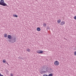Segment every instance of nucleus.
<instances>
[{"mask_svg":"<svg viewBox=\"0 0 76 76\" xmlns=\"http://www.w3.org/2000/svg\"><path fill=\"white\" fill-rule=\"evenodd\" d=\"M0 5L3 6H7L8 7V6L7 4L4 3V1L3 0H1L0 1Z\"/></svg>","mask_w":76,"mask_h":76,"instance_id":"nucleus-1","label":"nucleus"},{"mask_svg":"<svg viewBox=\"0 0 76 76\" xmlns=\"http://www.w3.org/2000/svg\"><path fill=\"white\" fill-rule=\"evenodd\" d=\"M16 37H14L13 39H11V41L12 43H14L16 42Z\"/></svg>","mask_w":76,"mask_h":76,"instance_id":"nucleus-2","label":"nucleus"},{"mask_svg":"<svg viewBox=\"0 0 76 76\" xmlns=\"http://www.w3.org/2000/svg\"><path fill=\"white\" fill-rule=\"evenodd\" d=\"M16 37H14L13 39H11V41L12 43H14L16 42Z\"/></svg>","mask_w":76,"mask_h":76,"instance_id":"nucleus-3","label":"nucleus"},{"mask_svg":"<svg viewBox=\"0 0 76 76\" xmlns=\"http://www.w3.org/2000/svg\"><path fill=\"white\" fill-rule=\"evenodd\" d=\"M55 66H58L59 65V62L58 61H56L54 62Z\"/></svg>","mask_w":76,"mask_h":76,"instance_id":"nucleus-4","label":"nucleus"},{"mask_svg":"<svg viewBox=\"0 0 76 76\" xmlns=\"http://www.w3.org/2000/svg\"><path fill=\"white\" fill-rule=\"evenodd\" d=\"M65 25V22L64 21H62L61 23V25L62 26V25Z\"/></svg>","mask_w":76,"mask_h":76,"instance_id":"nucleus-5","label":"nucleus"},{"mask_svg":"<svg viewBox=\"0 0 76 76\" xmlns=\"http://www.w3.org/2000/svg\"><path fill=\"white\" fill-rule=\"evenodd\" d=\"M41 74H43V73H45L46 72L45 71H41L40 72Z\"/></svg>","mask_w":76,"mask_h":76,"instance_id":"nucleus-6","label":"nucleus"},{"mask_svg":"<svg viewBox=\"0 0 76 76\" xmlns=\"http://www.w3.org/2000/svg\"><path fill=\"white\" fill-rule=\"evenodd\" d=\"M7 38L8 39H11L12 38V37L10 35H8L7 36Z\"/></svg>","mask_w":76,"mask_h":76,"instance_id":"nucleus-7","label":"nucleus"},{"mask_svg":"<svg viewBox=\"0 0 76 76\" xmlns=\"http://www.w3.org/2000/svg\"><path fill=\"white\" fill-rule=\"evenodd\" d=\"M37 30L38 31H41V28L39 27H37Z\"/></svg>","mask_w":76,"mask_h":76,"instance_id":"nucleus-8","label":"nucleus"},{"mask_svg":"<svg viewBox=\"0 0 76 76\" xmlns=\"http://www.w3.org/2000/svg\"><path fill=\"white\" fill-rule=\"evenodd\" d=\"M57 22L58 23H60L61 22V20L60 19L58 20H57Z\"/></svg>","mask_w":76,"mask_h":76,"instance_id":"nucleus-9","label":"nucleus"},{"mask_svg":"<svg viewBox=\"0 0 76 76\" xmlns=\"http://www.w3.org/2000/svg\"><path fill=\"white\" fill-rule=\"evenodd\" d=\"M4 35V37L5 38H7V34H5Z\"/></svg>","mask_w":76,"mask_h":76,"instance_id":"nucleus-10","label":"nucleus"},{"mask_svg":"<svg viewBox=\"0 0 76 76\" xmlns=\"http://www.w3.org/2000/svg\"><path fill=\"white\" fill-rule=\"evenodd\" d=\"M43 26L44 27H46V26H47V24H45V23H43Z\"/></svg>","mask_w":76,"mask_h":76,"instance_id":"nucleus-11","label":"nucleus"},{"mask_svg":"<svg viewBox=\"0 0 76 76\" xmlns=\"http://www.w3.org/2000/svg\"><path fill=\"white\" fill-rule=\"evenodd\" d=\"M13 16H14V17H16V18H18V15L15 14L13 15Z\"/></svg>","mask_w":76,"mask_h":76,"instance_id":"nucleus-12","label":"nucleus"},{"mask_svg":"<svg viewBox=\"0 0 76 76\" xmlns=\"http://www.w3.org/2000/svg\"><path fill=\"white\" fill-rule=\"evenodd\" d=\"M26 51H28V52H30V49L28 48L26 50Z\"/></svg>","mask_w":76,"mask_h":76,"instance_id":"nucleus-13","label":"nucleus"},{"mask_svg":"<svg viewBox=\"0 0 76 76\" xmlns=\"http://www.w3.org/2000/svg\"><path fill=\"white\" fill-rule=\"evenodd\" d=\"M43 53V51L42 50H40V54H41Z\"/></svg>","mask_w":76,"mask_h":76,"instance_id":"nucleus-14","label":"nucleus"},{"mask_svg":"<svg viewBox=\"0 0 76 76\" xmlns=\"http://www.w3.org/2000/svg\"><path fill=\"white\" fill-rule=\"evenodd\" d=\"M6 61L5 60H3V62L4 63H6Z\"/></svg>","mask_w":76,"mask_h":76,"instance_id":"nucleus-15","label":"nucleus"},{"mask_svg":"<svg viewBox=\"0 0 76 76\" xmlns=\"http://www.w3.org/2000/svg\"><path fill=\"white\" fill-rule=\"evenodd\" d=\"M48 76H53V74H50Z\"/></svg>","mask_w":76,"mask_h":76,"instance_id":"nucleus-16","label":"nucleus"},{"mask_svg":"<svg viewBox=\"0 0 76 76\" xmlns=\"http://www.w3.org/2000/svg\"><path fill=\"white\" fill-rule=\"evenodd\" d=\"M37 53H39V54H40V50H38L37 51Z\"/></svg>","mask_w":76,"mask_h":76,"instance_id":"nucleus-17","label":"nucleus"},{"mask_svg":"<svg viewBox=\"0 0 76 76\" xmlns=\"http://www.w3.org/2000/svg\"><path fill=\"white\" fill-rule=\"evenodd\" d=\"M43 76H48V75L47 74H45L43 75Z\"/></svg>","mask_w":76,"mask_h":76,"instance_id":"nucleus-18","label":"nucleus"},{"mask_svg":"<svg viewBox=\"0 0 76 76\" xmlns=\"http://www.w3.org/2000/svg\"><path fill=\"white\" fill-rule=\"evenodd\" d=\"M13 74H12V73H11V74H10V76H13Z\"/></svg>","mask_w":76,"mask_h":76,"instance_id":"nucleus-19","label":"nucleus"},{"mask_svg":"<svg viewBox=\"0 0 76 76\" xmlns=\"http://www.w3.org/2000/svg\"><path fill=\"white\" fill-rule=\"evenodd\" d=\"M74 19H75V20H76V16H75L74 17Z\"/></svg>","mask_w":76,"mask_h":76,"instance_id":"nucleus-20","label":"nucleus"},{"mask_svg":"<svg viewBox=\"0 0 76 76\" xmlns=\"http://www.w3.org/2000/svg\"><path fill=\"white\" fill-rule=\"evenodd\" d=\"M74 55H75V56H76V51H75L74 52Z\"/></svg>","mask_w":76,"mask_h":76,"instance_id":"nucleus-21","label":"nucleus"},{"mask_svg":"<svg viewBox=\"0 0 76 76\" xmlns=\"http://www.w3.org/2000/svg\"><path fill=\"white\" fill-rule=\"evenodd\" d=\"M18 58H19V59H22V58L20 57H18Z\"/></svg>","mask_w":76,"mask_h":76,"instance_id":"nucleus-22","label":"nucleus"},{"mask_svg":"<svg viewBox=\"0 0 76 76\" xmlns=\"http://www.w3.org/2000/svg\"><path fill=\"white\" fill-rule=\"evenodd\" d=\"M7 72H8V73H9V71H8V70H7Z\"/></svg>","mask_w":76,"mask_h":76,"instance_id":"nucleus-23","label":"nucleus"},{"mask_svg":"<svg viewBox=\"0 0 76 76\" xmlns=\"http://www.w3.org/2000/svg\"><path fill=\"white\" fill-rule=\"evenodd\" d=\"M50 70H51V71H52V69H50Z\"/></svg>","mask_w":76,"mask_h":76,"instance_id":"nucleus-24","label":"nucleus"},{"mask_svg":"<svg viewBox=\"0 0 76 76\" xmlns=\"http://www.w3.org/2000/svg\"><path fill=\"white\" fill-rule=\"evenodd\" d=\"M7 64L8 65H9V64H8V63H7Z\"/></svg>","mask_w":76,"mask_h":76,"instance_id":"nucleus-25","label":"nucleus"},{"mask_svg":"<svg viewBox=\"0 0 76 76\" xmlns=\"http://www.w3.org/2000/svg\"><path fill=\"white\" fill-rule=\"evenodd\" d=\"M1 74H0V76H1Z\"/></svg>","mask_w":76,"mask_h":76,"instance_id":"nucleus-26","label":"nucleus"},{"mask_svg":"<svg viewBox=\"0 0 76 76\" xmlns=\"http://www.w3.org/2000/svg\"><path fill=\"white\" fill-rule=\"evenodd\" d=\"M1 76H3V75H1Z\"/></svg>","mask_w":76,"mask_h":76,"instance_id":"nucleus-27","label":"nucleus"},{"mask_svg":"<svg viewBox=\"0 0 76 76\" xmlns=\"http://www.w3.org/2000/svg\"><path fill=\"white\" fill-rule=\"evenodd\" d=\"M44 67H43V69H44Z\"/></svg>","mask_w":76,"mask_h":76,"instance_id":"nucleus-28","label":"nucleus"}]
</instances>
